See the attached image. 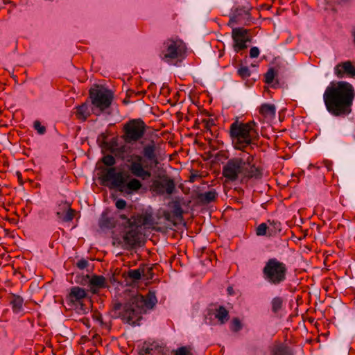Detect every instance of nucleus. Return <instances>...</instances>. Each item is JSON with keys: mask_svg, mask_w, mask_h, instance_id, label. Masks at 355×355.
I'll return each instance as SVG.
<instances>
[{"mask_svg": "<svg viewBox=\"0 0 355 355\" xmlns=\"http://www.w3.org/2000/svg\"><path fill=\"white\" fill-rule=\"evenodd\" d=\"M158 348L159 346L157 343L144 345L139 352V355H141V354L146 355H155V352Z\"/></svg>", "mask_w": 355, "mask_h": 355, "instance_id": "nucleus-32", "label": "nucleus"}, {"mask_svg": "<svg viewBox=\"0 0 355 355\" xmlns=\"http://www.w3.org/2000/svg\"><path fill=\"white\" fill-rule=\"evenodd\" d=\"M237 73L243 79H246L251 75L250 70L246 66L239 67L237 70Z\"/></svg>", "mask_w": 355, "mask_h": 355, "instance_id": "nucleus-37", "label": "nucleus"}, {"mask_svg": "<svg viewBox=\"0 0 355 355\" xmlns=\"http://www.w3.org/2000/svg\"><path fill=\"white\" fill-rule=\"evenodd\" d=\"M254 23V19L247 8H236L230 15L227 25L233 26L235 24L250 26Z\"/></svg>", "mask_w": 355, "mask_h": 355, "instance_id": "nucleus-13", "label": "nucleus"}, {"mask_svg": "<svg viewBox=\"0 0 355 355\" xmlns=\"http://www.w3.org/2000/svg\"><path fill=\"white\" fill-rule=\"evenodd\" d=\"M98 225L101 228L111 230L115 227L116 220L114 218L109 217L105 212H103L99 219Z\"/></svg>", "mask_w": 355, "mask_h": 355, "instance_id": "nucleus-25", "label": "nucleus"}, {"mask_svg": "<svg viewBox=\"0 0 355 355\" xmlns=\"http://www.w3.org/2000/svg\"><path fill=\"white\" fill-rule=\"evenodd\" d=\"M136 92L132 89H129L126 92V96L128 98L133 97L134 96H136Z\"/></svg>", "mask_w": 355, "mask_h": 355, "instance_id": "nucleus-45", "label": "nucleus"}, {"mask_svg": "<svg viewBox=\"0 0 355 355\" xmlns=\"http://www.w3.org/2000/svg\"><path fill=\"white\" fill-rule=\"evenodd\" d=\"M141 355H146V354H141Z\"/></svg>", "mask_w": 355, "mask_h": 355, "instance_id": "nucleus-53", "label": "nucleus"}, {"mask_svg": "<svg viewBox=\"0 0 355 355\" xmlns=\"http://www.w3.org/2000/svg\"><path fill=\"white\" fill-rule=\"evenodd\" d=\"M92 105V111L96 116L101 115L108 109L113 101V93L107 89L96 86L89 91Z\"/></svg>", "mask_w": 355, "mask_h": 355, "instance_id": "nucleus-9", "label": "nucleus"}, {"mask_svg": "<svg viewBox=\"0 0 355 355\" xmlns=\"http://www.w3.org/2000/svg\"><path fill=\"white\" fill-rule=\"evenodd\" d=\"M164 217L166 220H169V217H170V214L168 212H165L164 213Z\"/></svg>", "mask_w": 355, "mask_h": 355, "instance_id": "nucleus-48", "label": "nucleus"}, {"mask_svg": "<svg viewBox=\"0 0 355 355\" xmlns=\"http://www.w3.org/2000/svg\"><path fill=\"white\" fill-rule=\"evenodd\" d=\"M152 187L153 191L159 193L171 194L175 190V182L173 180L166 178L162 180H154L153 182Z\"/></svg>", "mask_w": 355, "mask_h": 355, "instance_id": "nucleus-17", "label": "nucleus"}, {"mask_svg": "<svg viewBox=\"0 0 355 355\" xmlns=\"http://www.w3.org/2000/svg\"><path fill=\"white\" fill-rule=\"evenodd\" d=\"M254 159V155L250 153H248L246 157L240 155L228 159L222 168L225 183L235 182L239 180L243 182L250 179L261 178L262 169L256 166Z\"/></svg>", "mask_w": 355, "mask_h": 355, "instance_id": "nucleus-2", "label": "nucleus"}, {"mask_svg": "<svg viewBox=\"0 0 355 355\" xmlns=\"http://www.w3.org/2000/svg\"><path fill=\"white\" fill-rule=\"evenodd\" d=\"M283 299L281 297L277 296L271 300V311L273 313H277L282 309L283 307Z\"/></svg>", "mask_w": 355, "mask_h": 355, "instance_id": "nucleus-28", "label": "nucleus"}, {"mask_svg": "<svg viewBox=\"0 0 355 355\" xmlns=\"http://www.w3.org/2000/svg\"><path fill=\"white\" fill-rule=\"evenodd\" d=\"M119 218H121V220H126V223L128 224V220L129 219L128 218V216L125 214H121L119 216Z\"/></svg>", "mask_w": 355, "mask_h": 355, "instance_id": "nucleus-46", "label": "nucleus"}, {"mask_svg": "<svg viewBox=\"0 0 355 355\" xmlns=\"http://www.w3.org/2000/svg\"><path fill=\"white\" fill-rule=\"evenodd\" d=\"M268 232V236H272V232L270 227L266 223H262L256 228V234L257 236H266Z\"/></svg>", "mask_w": 355, "mask_h": 355, "instance_id": "nucleus-33", "label": "nucleus"}, {"mask_svg": "<svg viewBox=\"0 0 355 355\" xmlns=\"http://www.w3.org/2000/svg\"><path fill=\"white\" fill-rule=\"evenodd\" d=\"M159 56L163 62L176 65L187 56L186 44L180 40L168 39L164 42Z\"/></svg>", "mask_w": 355, "mask_h": 355, "instance_id": "nucleus-8", "label": "nucleus"}, {"mask_svg": "<svg viewBox=\"0 0 355 355\" xmlns=\"http://www.w3.org/2000/svg\"><path fill=\"white\" fill-rule=\"evenodd\" d=\"M217 193L215 189H211L199 195V199L201 202L208 204L214 201L217 198Z\"/></svg>", "mask_w": 355, "mask_h": 355, "instance_id": "nucleus-27", "label": "nucleus"}, {"mask_svg": "<svg viewBox=\"0 0 355 355\" xmlns=\"http://www.w3.org/2000/svg\"><path fill=\"white\" fill-rule=\"evenodd\" d=\"M154 223V218L153 214L149 212L144 214H138L131 216L128 220V227H141L146 225H153Z\"/></svg>", "mask_w": 355, "mask_h": 355, "instance_id": "nucleus-15", "label": "nucleus"}, {"mask_svg": "<svg viewBox=\"0 0 355 355\" xmlns=\"http://www.w3.org/2000/svg\"><path fill=\"white\" fill-rule=\"evenodd\" d=\"M173 215L178 219L182 218L183 210L180 205L178 202L175 203L172 210Z\"/></svg>", "mask_w": 355, "mask_h": 355, "instance_id": "nucleus-38", "label": "nucleus"}, {"mask_svg": "<svg viewBox=\"0 0 355 355\" xmlns=\"http://www.w3.org/2000/svg\"><path fill=\"white\" fill-rule=\"evenodd\" d=\"M88 261L85 259H81L76 263V266L80 269L83 270L88 266Z\"/></svg>", "mask_w": 355, "mask_h": 355, "instance_id": "nucleus-42", "label": "nucleus"}, {"mask_svg": "<svg viewBox=\"0 0 355 355\" xmlns=\"http://www.w3.org/2000/svg\"><path fill=\"white\" fill-rule=\"evenodd\" d=\"M271 355H293L292 349L286 344L275 345L270 349Z\"/></svg>", "mask_w": 355, "mask_h": 355, "instance_id": "nucleus-24", "label": "nucleus"}, {"mask_svg": "<svg viewBox=\"0 0 355 355\" xmlns=\"http://www.w3.org/2000/svg\"><path fill=\"white\" fill-rule=\"evenodd\" d=\"M354 98V88L347 81L331 82L323 94L326 110L334 116L349 115Z\"/></svg>", "mask_w": 355, "mask_h": 355, "instance_id": "nucleus-1", "label": "nucleus"}, {"mask_svg": "<svg viewBox=\"0 0 355 355\" xmlns=\"http://www.w3.org/2000/svg\"><path fill=\"white\" fill-rule=\"evenodd\" d=\"M145 268L139 267L136 270H129L127 273V277L133 281H137L141 279V275H144Z\"/></svg>", "mask_w": 355, "mask_h": 355, "instance_id": "nucleus-29", "label": "nucleus"}, {"mask_svg": "<svg viewBox=\"0 0 355 355\" xmlns=\"http://www.w3.org/2000/svg\"><path fill=\"white\" fill-rule=\"evenodd\" d=\"M196 177V175H192L190 177V181H191V182H194Z\"/></svg>", "mask_w": 355, "mask_h": 355, "instance_id": "nucleus-49", "label": "nucleus"}, {"mask_svg": "<svg viewBox=\"0 0 355 355\" xmlns=\"http://www.w3.org/2000/svg\"><path fill=\"white\" fill-rule=\"evenodd\" d=\"M146 125L140 119L128 121L123 127V139L126 143L135 142L141 139L145 134Z\"/></svg>", "mask_w": 355, "mask_h": 355, "instance_id": "nucleus-11", "label": "nucleus"}, {"mask_svg": "<svg viewBox=\"0 0 355 355\" xmlns=\"http://www.w3.org/2000/svg\"><path fill=\"white\" fill-rule=\"evenodd\" d=\"M207 315L211 318L214 317L220 324H225L230 319L228 310L222 305L211 304L207 310Z\"/></svg>", "mask_w": 355, "mask_h": 355, "instance_id": "nucleus-14", "label": "nucleus"}, {"mask_svg": "<svg viewBox=\"0 0 355 355\" xmlns=\"http://www.w3.org/2000/svg\"><path fill=\"white\" fill-rule=\"evenodd\" d=\"M102 162L109 166L103 171L101 179L103 182H111L114 188L127 194L137 192L142 187V183L139 180L131 178L129 174L122 171H116V168L114 167L116 164L114 156L111 155L103 156Z\"/></svg>", "mask_w": 355, "mask_h": 355, "instance_id": "nucleus-4", "label": "nucleus"}, {"mask_svg": "<svg viewBox=\"0 0 355 355\" xmlns=\"http://www.w3.org/2000/svg\"><path fill=\"white\" fill-rule=\"evenodd\" d=\"M250 30L244 28H232L233 49L236 53H239L248 48L247 43L251 42V37L248 36Z\"/></svg>", "mask_w": 355, "mask_h": 355, "instance_id": "nucleus-12", "label": "nucleus"}, {"mask_svg": "<svg viewBox=\"0 0 355 355\" xmlns=\"http://www.w3.org/2000/svg\"><path fill=\"white\" fill-rule=\"evenodd\" d=\"M147 269H148V271H150L152 270L151 268H148Z\"/></svg>", "mask_w": 355, "mask_h": 355, "instance_id": "nucleus-51", "label": "nucleus"}, {"mask_svg": "<svg viewBox=\"0 0 355 355\" xmlns=\"http://www.w3.org/2000/svg\"><path fill=\"white\" fill-rule=\"evenodd\" d=\"M260 51L259 49L256 47L253 46L250 50V57L251 58H256L259 55Z\"/></svg>", "mask_w": 355, "mask_h": 355, "instance_id": "nucleus-43", "label": "nucleus"}, {"mask_svg": "<svg viewBox=\"0 0 355 355\" xmlns=\"http://www.w3.org/2000/svg\"><path fill=\"white\" fill-rule=\"evenodd\" d=\"M259 112L264 119L271 120L275 116L276 107L273 104L263 103L259 107Z\"/></svg>", "mask_w": 355, "mask_h": 355, "instance_id": "nucleus-23", "label": "nucleus"}, {"mask_svg": "<svg viewBox=\"0 0 355 355\" xmlns=\"http://www.w3.org/2000/svg\"><path fill=\"white\" fill-rule=\"evenodd\" d=\"M268 223H269V225H270V227L271 226H272V227L275 229V232H273V231L272 230V232H272V234H273V233H275V232H276V231H277H277H279V232L281 230V228H280L281 223H280L279 222L275 221V220H272V221H271V220H268Z\"/></svg>", "mask_w": 355, "mask_h": 355, "instance_id": "nucleus-41", "label": "nucleus"}, {"mask_svg": "<svg viewBox=\"0 0 355 355\" xmlns=\"http://www.w3.org/2000/svg\"><path fill=\"white\" fill-rule=\"evenodd\" d=\"M8 301L13 313L21 314L24 312V300L21 296L15 293H10L8 296Z\"/></svg>", "mask_w": 355, "mask_h": 355, "instance_id": "nucleus-19", "label": "nucleus"}, {"mask_svg": "<svg viewBox=\"0 0 355 355\" xmlns=\"http://www.w3.org/2000/svg\"><path fill=\"white\" fill-rule=\"evenodd\" d=\"M191 347L187 346H182L173 351L174 355H193L191 352Z\"/></svg>", "mask_w": 355, "mask_h": 355, "instance_id": "nucleus-35", "label": "nucleus"}, {"mask_svg": "<svg viewBox=\"0 0 355 355\" xmlns=\"http://www.w3.org/2000/svg\"><path fill=\"white\" fill-rule=\"evenodd\" d=\"M127 147L125 145H121V146H110V150L116 157L125 159L124 154L126 152Z\"/></svg>", "mask_w": 355, "mask_h": 355, "instance_id": "nucleus-30", "label": "nucleus"}, {"mask_svg": "<svg viewBox=\"0 0 355 355\" xmlns=\"http://www.w3.org/2000/svg\"><path fill=\"white\" fill-rule=\"evenodd\" d=\"M75 211L70 207L67 203H63L59 205L58 210L56 211V216L58 219L62 222H71L74 218Z\"/></svg>", "mask_w": 355, "mask_h": 355, "instance_id": "nucleus-20", "label": "nucleus"}, {"mask_svg": "<svg viewBox=\"0 0 355 355\" xmlns=\"http://www.w3.org/2000/svg\"><path fill=\"white\" fill-rule=\"evenodd\" d=\"M158 348L159 346L157 343L144 345L139 352V355H141V354L146 355H155V352Z\"/></svg>", "mask_w": 355, "mask_h": 355, "instance_id": "nucleus-31", "label": "nucleus"}, {"mask_svg": "<svg viewBox=\"0 0 355 355\" xmlns=\"http://www.w3.org/2000/svg\"><path fill=\"white\" fill-rule=\"evenodd\" d=\"M334 71L335 76L340 79L345 77L355 78V66L349 60L337 64Z\"/></svg>", "mask_w": 355, "mask_h": 355, "instance_id": "nucleus-16", "label": "nucleus"}, {"mask_svg": "<svg viewBox=\"0 0 355 355\" xmlns=\"http://www.w3.org/2000/svg\"><path fill=\"white\" fill-rule=\"evenodd\" d=\"M141 154L142 155L135 153L129 155L125 161L129 164L128 168L132 175L146 180L151 176L148 168L155 167L159 164L155 141H150L144 145Z\"/></svg>", "mask_w": 355, "mask_h": 355, "instance_id": "nucleus-5", "label": "nucleus"}, {"mask_svg": "<svg viewBox=\"0 0 355 355\" xmlns=\"http://www.w3.org/2000/svg\"><path fill=\"white\" fill-rule=\"evenodd\" d=\"M92 112L89 103L86 101L76 106L73 113L78 121L84 122L90 116Z\"/></svg>", "mask_w": 355, "mask_h": 355, "instance_id": "nucleus-21", "label": "nucleus"}, {"mask_svg": "<svg viewBox=\"0 0 355 355\" xmlns=\"http://www.w3.org/2000/svg\"><path fill=\"white\" fill-rule=\"evenodd\" d=\"M157 303L155 291H149L145 295H132L123 305L121 303L114 304L113 310H122L119 313V317L129 324L135 325L141 319V315L153 309Z\"/></svg>", "mask_w": 355, "mask_h": 355, "instance_id": "nucleus-3", "label": "nucleus"}, {"mask_svg": "<svg viewBox=\"0 0 355 355\" xmlns=\"http://www.w3.org/2000/svg\"><path fill=\"white\" fill-rule=\"evenodd\" d=\"M123 236L124 243L130 247L134 248L139 242V231L137 227H130Z\"/></svg>", "mask_w": 355, "mask_h": 355, "instance_id": "nucleus-22", "label": "nucleus"}, {"mask_svg": "<svg viewBox=\"0 0 355 355\" xmlns=\"http://www.w3.org/2000/svg\"><path fill=\"white\" fill-rule=\"evenodd\" d=\"M127 202L123 199H119L115 202V206L118 209H123L125 208Z\"/></svg>", "mask_w": 355, "mask_h": 355, "instance_id": "nucleus-40", "label": "nucleus"}, {"mask_svg": "<svg viewBox=\"0 0 355 355\" xmlns=\"http://www.w3.org/2000/svg\"><path fill=\"white\" fill-rule=\"evenodd\" d=\"M33 128L40 135H44L46 130L45 126L42 125L39 121L34 122Z\"/></svg>", "mask_w": 355, "mask_h": 355, "instance_id": "nucleus-39", "label": "nucleus"}, {"mask_svg": "<svg viewBox=\"0 0 355 355\" xmlns=\"http://www.w3.org/2000/svg\"><path fill=\"white\" fill-rule=\"evenodd\" d=\"M322 164L328 171H331L332 170V162L331 161L324 160L323 161Z\"/></svg>", "mask_w": 355, "mask_h": 355, "instance_id": "nucleus-44", "label": "nucleus"}, {"mask_svg": "<svg viewBox=\"0 0 355 355\" xmlns=\"http://www.w3.org/2000/svg\"><path fill=\"white\" fill-rule=\"evenodd\" d=\"M276 76L275 70L273 68H270L264 75L265 83L268 85L272 84Z\"/></svg>", "mask_w": 355, "mask_h": 355, "instance_id": "nucleus-34", "label": "nucleus"}, {"mask_svg": "<svg viewBox=\"0 0 355 355\" xmlns=\"http://www.w3.org/2000/svg\"><path fill=\"white\" fill-rule=\"evenodd\" d=\"M88 287L92 293L97 294L101 289L108 287V284L104 276L93 275L89 279Z\"/></svg>", "mask_w": 355, "mask_h": 355, "instance_id": "nucleus-18", "label": "nucleus"}, {"mask_svg": "<svg viewBox=\"0 0 355 355\" xmlns=\"http://www.w3.org/2000/svg\"><path fill=\"white\" fill-rule=\"evenodd\" d=\"M87 300L88 294L86 290L78 286L71 287L66 296L68 306L80 314H85L88 312L89 308L85 304Z\"/></svg>", "mask_w": 355, "mask_h": 355, "instance_id": "nucleus-10", "label": "nucleus"}, {"mask_svg": "<svg viewBox=\"0 0 355 355\" xmlns=\"http://www.w3.org/2000/svg\"><path fill=\"white\" fill-rule=\"evenodd\" d=\"M201 123L202 124L203 129L205 132L209 133L211 137H216L217 135H215L212 131V128L216 126L215 120L214 119L210 118H205L201 120Z\"/></svg>", "mask_w": 355, "mask_h": 355, "instance_id": "nucleus-26", "label": "nucleus"}, {"mask_svg": "<svg viewBox=\"0 0 355 355\" xmlns=\"http://www.w3.org/2000/svg\"><path fill=\"white\" fill-rule=\"evenodd\" d=\"M353 36H354V43H355V31L353 33Z\"/></svg>", "mask_w": 355, "mask_h": 355, "instance_id": "nucleus-50", "label": "nucleus"}, {"mask_svg": "<svg viewBox=\"0 0 355 355\" xmlns=\"http://www.w3.org/2000/svg\"><path fill=\"white\" fill-rule=\"evenodd\" d=\"M228 132L233 148L243 152L256 144L259 139L257 125L254 121L243 123L236 119L231 123Z\"/></svg>", "mask_w": 355, "mask_h": 355, "instance_id": "nucleus-6", "label": "nucleus"}, {"mask_svg": "<svg viewBox=\"0 0 355 355\" xmlns=\"http://www.w3.org/2000/svg\"><path fill=\"white\" fill-rule=\"evenodd\" d=\"M146 94V92L144 90L137 92L136 96H143Z\"/></svg>", "mask_w": 355, "mask_h": 355, "instance_id": "nucleus-47", "label": "nucleus"}, {"mask_svg": "<svg viewBox=\"0 0 355 355\" xmlns=\"http://www.w3.org/2000/svg\"><path fill=\"white\" fill-rule=\"evenodd\" d=\"M288 268L284 262L277 258L268 259L262 268L263 279L271 286L283 284L287 277Z\"/></svg>", "mask_w": 355, "mask_h": 355, "instance_id": "nucleus-7", "label": "nucleus"}, {"mask_svg": "<svg viewBox=\"0 0 355 355\" xmlns=\"http://www.w3.org/2000/svg\"><path fill=\"white\" fill-rule=\"evenodd\" d=\"M309 167H314V166H313V165H312V164H310V165H309Z\"/></svg>", "mask_w": 355, "mask_h": 355, "instance_id": "nucleus-52", "label": "nucleus"}, {"mask_svg": "<svg viewBox=\"0 0 355 355\" xmlns=\"http://www.w3.org/2000/svg\"><path fill=\"white\" fill-rule=\"evenodd\" d=\"M243 325L238 318H234L230 324V329L234 332H238L241 330Z\"/></svg>", "mask_w": 355, "mask_h": 355, "instance_id": "nucleus-36", "label": "nucleus"}]
</instances>
